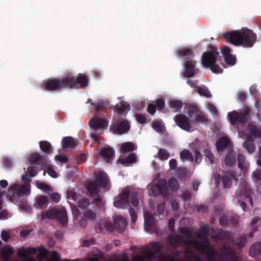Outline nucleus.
Instances as JSON below:
<instances>
[{
	"mask_svg": "<svg viewBox=\"0 0 261 261\" xmlns=\"http://www.w3.org/2000/svg\"><path fill=\"white\" fill-rule=\"evenodd\" d=\"M186 244L192 246L197 250L201 252L206 254L207 258L210 260H216V253L213 249H209L210 242L207 239L204 240L203 243L194 240H188L186 242Z\"/></svg>",
	"mask_w": 261,
	"mask_h": 261,
	"instance_id": "8",
	"label": "nucleus"
},
{
	"mask_svg": "<svg viewBox=\"0 0 261 261\" xmlns=\"http://www.w3.org/2000/svg\"><path fill=\"white\" fill-rule=\"evenodd\" d=\"M219 55L218 51L216 50H208L203 54L202 63L205 67H209L213 64L216 63L217 59Z\"/></svg>",
	"mask_w": 261,
	"mask_h": 261,
	"instance_id": "13",
	"label": "nucleus"
},
{
	"mask_svg": "<svg viewBox=\"0 0 261 261\" xmlns=\"http://www.w3.org/2000/svg\"><path fill=\"white\" fill-rule=\"evenodd\" d=\"M85 218L90 220H94L96 217V214L92 210H89L85 212L84 214Z\"/></svg>",
	"mask_w": 261,
	"mask_h": 261,
	"instance_id": "59",
	"label": "nucleus"
},
{
	"mask_svg": "<svg viewBox=\"0 0 261 261\" xmlns=\"http://www.w3.org/2000/svg\"><path fill=\"white\" fill-rule=\"evenodd\" d=\"M160 261H182L180 259H174L171 255L166 254L159 256Z\"/></svg>",
	"mask_w": 261,
	"mask_h": 261,
	"instance_id": "54",
	"label": "nucleus"
},
{
	"mask_svg": "<svg viewBox=\"0 0 261 261\" xmlns=\"http://www.w3.org/2000/svg\"><path fill=\"white\" fill-rule=\"evenodd\" d=\"M46 219H55L63 226L67 224L68 220L66 210L62 207L58 208L53 207L46 212L42 211L41 214V219L44 221Z\"/></svg>",
	"mask_w": 261,
	"mask_h": 261,
	"instance_id": "3",
	"label": "nucleus"
},
{
	"mask_svg": "<svg viewBox=\"0 0 261 261\" xmlns=\"http://www.w3.org/2000/svg\"><path fill=\"white\" fill-rule=\"evenodd\" d=\"M243 147L249 153H253L256 149L254 139L251 136H248L243 144Z\"/></svg>",
	"mask_w": 261,
	"mask_h": 261,
	"instance_id": "21",
	"label": "nucleus"
},
{
	"mask_svg": "<svg viewBox=\"0 0 261 261\" xmlns=\"http://www.w3.org/2000/svg\"><path fill=\"white\" fill-rule=\"evenodd\" d=\"M67 197L69 200H72L74 201L77 199L78 195L75 192L72 190H69L67 192Z\"/></svg>",
	"mask_w": 261,
	"mask_h": 261,
	"instance_id": "57",
	"label": "nucleus"
},
{
	"mask_svg": "<svg viewBox=\"0 0 261 261\" xmlns=\"http://www.w3.org/2000/svg\"><path fill=\"white\" fill-rule=\"evenodd\" d=\"M36 186L38 189L43 190L45 193H48L50 190L49 186L44 182L37 181Z\"/></svg>",
	"mask_w": 261,
	"mask_h": 261,
	"instance_id": "56",
	"label": "nucleus"
},
{
	"mask_svg": "<svg viewBox=\"0 0 261 261\" xmlns=\"http://www.w3.org/2000/svg\"><path fill=\"white\" fill-rule=\"evenodd\" d=\"M215 237L224 242L220 247L219 255L221 260L237 261L236 251L232 248L231 245H228L226 243H231L240 248H242L247 243V234H243L237 238L235 243L234 237L231 233L221 229L218 231Z\"/></svg>",
	"mask_w": 261,
	"mask_h": 261,
	"instance_id": "1",
	"label": "nucleus"
},
{
	"mask_svg": "<svg viewBox=\"0 0 261 261\" xmlns=\"http://www.w3.org/2000/svg\"><path fill=\"white\" fill-rule=\"evenodd\" d=\"M113 221L114 228L118 231L122 232L126 226L125 219L121 216H116L113 218Z\"/></svg>",
	"mask_w": 261,
	"mask_h": 261,
	"instance_id": "19",
	"label": "nucleus"
},
{
	"mask_svg": "<svg viewBox=\"0 0 261 261\" xmlns=\"http://www.w3.org/2000/svg\"><path fill=\"white\" fill-rule=\"evenodd\" d=\"M96 182L101 188H105L109 182L108 176L106 173L102 171L97 173L96 176Z\"/></svg>",
	"mask_w": 261,
	"mask_h": 261,
	"instance_id": "20",
	"label": "nucleus"
},
{
	"mask_svg": "<svg viewBox=\"0 0 261 261\" xmlns=\"http://www.w3.org/2000/svg\"><path fill=\"white\" fill-rule=\"evenodd\" d=\"M130 129V124L127 120H123L117 124L111 125L110 129L114 134L122 135L126 133Z\"/></svg>",
	"mask_w": 261,
	"mask_h": 261,
	"instance_id": "14",
	"label": "nucleus"
},
{
	"mask_svg": "<svg viewBox=\"0 0 261 261\" xmlns=\"http://www.w3.org/2000/svg\"><path fill=\"white\" fill-rule=\"evenodd\" d=\"M178 54L180 57H185L187 60L191 59V58L194 56V54L193 50L189 48H185L180 49L178 51Z\"/></svg>",
	"mask_w": 261,
	"mask_h": 261,
	"instance_id": "37",
	"label": "nucleus"
},
{
	"mask_svg": "<svg viewBox=\"0 0 261 261\" xmlns=\"http://www.w3.org/2000/svg\"><path fill=\"white\" fill-rule=\"evenodd\" d=\"M158 155L159 156L160 160L162 161L166 160L170 156L169 152L165 149L163 148H160L159 149Z\"/></svg>",
	"mask_w": 261,
	"mask_h": 261,
	"instance_id": "47",
	"label": "nucleus"
},
{
	"mask_svg": "<svg viewBox=\"0 0 261 261\" xmlns=\"http://www.w3.org/2000/svg\"><path fill=\"white\" fill-rule=\"evenodd\" d=\"M168 187H169L171 190L173 191H176L178 189V183L177 180L174 177L169 179L168 181Z\"/></svg>",
	"mask_w": 261,
	"mask_h": 261,
	"instance_id": "46",
	"label": "nucleus"
},
{
	"mask_svg": "<svg viewBox=\"0 0 261 261\" xmlns=\"http://www.w3.org/2000/svg\"><path fill=\"white\" fill-rule=\"evenodd\" d=\"M144 257L147 258L149 259H153L155 257V252L150 249H148L143 252Z\"/></svg>",
	"mask_w": 261,
	"mask_h": 261,
	"instance_id": "60",
	"label": "nucleus"
},
{
	"mask_svg": "<svg viewBox=\"0 0 261 261\" xmlns=\"http://www.w3.org/2000/svg\"><path fill=\"white\" fill-rule=\"evenodd\" d=\"M247 131L253 138L256 139L261 137V127L253 123H250L247 127Z\"/></svg>",
	"mask_w": 261,
	"mask_h": 261,
	"instance_id": "22",
	"label": "nucleus"
},
{
	"mask_svg": "<svg viewBox=\"0 0 261 261\" xmlns=\"http://www.w3.org/2000/svg\"><path fill=\"white\" fill-rule=\"evenodd\" d=\"M76 146L75 140L71 137H65L62 139V146L63 148L73 149Z\"/></svg>",
	"mask_w": 261,
	"mask_h": 261,
	"instance_id": "29",
	"label": "nucleus"
},
{
	"mask_svg": "<svg viewBox=\"0 0 261 261\" xmlns=\"http://www.w3.org/2000/svg\"><path fill=\"white\" fill-rule=\"evenodd\" d=\"M174 120L178 126L182 129L190 132L191 129V125L189 118L182 114H177Z\"/></svg>",
	"mask_w": 261,
	"mask_h": 261,
	"instance_id": "15",
	"label": "nucleus"
},
{
	"mask_svg": "<svg viewBox=\"0 0 261 261\" xmlns=\"http://www.w3.org/2000/svg\"><path fill=\"white\" fill-rule=\"evenodd\" d=\"M68 89H85L89 84V78L87 75L79 73L75 77L71 73L66 74Z\"/></svg>",
	"mask_w": 261,
	"mask_h": 261,
	"instance_id": "7",
	"label": "nucleus"
},
{
	"mask_svg": "<svg viewBox=\"0 0 261 261\" xmlns=\"http://www.w3.org/2000/svg\"><path fill=\"white\" fill-rule=\"evenodd\" d=\"M91 106L94 107L95 112L98 113L99 111L107 109L108 102L103 100H99L97 102H91Z\"/></svg>",
	"mask_w": 261,
	"mask_h": 261,
	"instance_id": "32",
	"label": "nucleus"
},
{
	"mask_svg": "<svg viewBox=\"0 0 261 261\" xmlns=\"http://www.w3.org/2000/svg\"><path fill=\"white\" fill-rule=\"evenodd\" d=\"M114 110L120 114H123L130 110V106L128 104L122 102L120 105H116Z\"/></svg>",
	"mask_w": 261,
	"mask_h": 261,
	"instance_id": "42",
	"label": "nucleus"
},
{
	"mask_svg": "<svg viewBox=\"0 0 261 261\" xmlns=\"http://www.w3.org/2000/svg\"><path fill=\"white\" fill-rule=\"evenodd\" d=\"M151 191L154 196L162 195L167 197L169 194V189L166 180L152 185Z\"/></svg>",
	"mask_w": 261,
	"mask_h": 261,
	"instance_id": "12",
	"label": "nucleus"
},
{
	"mask_svg": "<svg viewBox=\"0 0 261 261\" xmlns=\"http://www.w3.org/2000/svg\"><path fill=\"white\" fill-rule=\"evenodd\" d=\"M48 201V198L45 196H41L36 199V203L38 207L43 208Z\"/></svg>",
	"mask_w": 261,
	"mask_h": 261,
	"instance_id": "44",
	"label": "nucleus"
},
{
	"mask_svg": "<svg viewBox=\"0 0 261 261\" xmlns=\"http://www.w3.org/2000/svg\"><path fill=\"white\" fill-rule=\"evenodd\" d=\"M27 170L29 175L32 177L35 176L37 174L36 166L31 165L28 168Z\"/></svg>",
	"mask_w": 261,
	"mask_h": 261,
	"instance_id": "58",
	"label": "nucleus"
},
{
	"mask_svg": "<svg viewBox=\"0 0 261 261\" xmlns=\"http://www.w3.org/2000/svg\"><path fill=\"white\" fill-rule=\"evenodd\" d=\"M224 60L227 64L229 66H233L236 64L237 59L234 55L231 54L230 55L224 58Z\"/></svg>",
	"mask_w": 261,
	"mask_h": 261,
	"instance_id": "52",
	"label": "nucleus"
},
{
	"mask_svg": "<svg viewBox=\"0 0 261 261\" xmlns=\"http://www.w3.org/2000/svg\"><path fill=\"white\" fill-rule=\"evenodd\" d=\"M251 110L246 107L243 110L237 112L233 111L228 114V117L230 123L233 125L244 124L251 119Z\"/></svg>",
	"mask_w": 261,
	"mask_h": 261,
	"instance_id": "6",
	"label": "nucleus"
},
{
	"mask_svg": "<svg viewBox=\"0 0 261 261\" xmlns=\"http://www.w3.org/2000/svg\"><path fill=\"white\" fill-rule=\"evenodd\" d=\"M40 149L46 154L53 153V148L51 144L47 141H41L39 142Z\"/></svg>",
	"mask_w": 261,
	"mask_h": 261,
	"instance_id": "35",
	"label": "nucleus"
},
{
	"mask_svg": "<svg viewBox=\"0 0 261 261\" xmlns=\"http://www.w3.org/2000/svg\"><path fill=\"white\" fill-rule=\"evenodd\" d=\"M37 250L39 251L38 257L40 256L42 257H46L48 255V251L43 246L37 248Z\"/></svg>",
	"mask_w": 261,
	"mask_h": 261,
	"instance_id": "63",
	"label": "nucleus"
},
{
	"mask_svg": "<svg viewBox=\"0 0 261 261\" xmlns=\"http://www.w3.org/2000/svg\"><path fill=\"white\" fill-rule=\"evenodd\" d=\"M136 161V156L135 153H131L125 158L122 159H119L118 161L123 165L126 164H131L135 162Z\"/></svg>",
	"mask_w": 261,
	"mask_h": 261,
	"instance_id": "39",
	"label": "nucleus"
},
{
	"mask_svg": "<svg viewBox=\"0 0 261 261\" xmlns=\"http://www.w3.org/2000/svg\"><path fill=\"white\" fill-rule=\"evenodd\" d=\"M180 158L182 161L188 160L193 162L194 160L192 153L189 150L181 151L180 153Z\"/></svg>",
	"mask_w": 261,
	"mask_h": 261,
	"instance_id": "43",
	"label": "nucleus"
},
{
	"mask_svg": "<svg viewBox=\"0 0 261 261\" xmlns=\"http://www.w3.org/2000/svg\"><path fill=\"white\" fill-rule=\"evenodd\" d=\"M136 120L141 124H144L146 122V118L145 115L141 114H137L136 115Z\"/></svg>",
	"mask_w": 261,
	"mask_h": 261,
	"instance_id": "64",
	"label": "nucleus"
},
{
	"mask_svg": "<svg viewBox=\"0 0 261 261\" xmlns=\"http://www.w3.org/2000/svg\"><path fill=\"white\" fill-rule=\"evenodd\" d=\"M163 244L159 242H155L151 245V249L155 252V253H159L161 252L163 249Z\"/></svg>",
	"mask_w": 261,
	"mask_h": 261,
	"instance_id": "50",
	"label": "nucleus"
},
{
	"mask_svg": "<svg viewBox=\"0 0 261 261\" xmlns=\"http://www.w3.org/2000/svg\"><path fill=\"white\" fill-rule=\"evenodd\" d=\"M30 160L31 162L38 163L41 165H45L47 163V160L44 156L41 155L38 153H34L30 156Z\"/></svg>",
	"mask_w": 261,
	"mask_h": 261,
	"instance_id": "28",
	"label": "nucleus"
},
{
	"mask_svg": "<svg viewBox=\"0 0 261 261\" xmlns=\"http://www.w3.org/2000/svg\"><path fill=\"white\" fill-rule=\"evenodd\" d=\"M235 176L230 173H226L222 175V184L224 188H230L232 184V179L234 178Z\"/></svg>",
	"mask_w": 261,
	"mask_h": 261,
	"instance_id": "30",
	"label": "nucleus"
},
{
	"mask_svg": "<svg viewBox=\"0 0 261 261\" xmlns=\"http://www.w3.org/2000/svg\"><path fill=\"white\" fill-rule=\"evenodd\" d=\"M253 180L257 185L261 184V170H256L252 173Z\"/></svg>",
	"mask_w": 261,
	"mask_h": 261,
	"instance_id": "49",
	"label": "nucleus"
},
{
	"mask_svg": "<svg viewBox=\"0 0 261 261\" xmlns=\"http://www.w3.org/2000/svg\"><path fill=\"white\" fill-rule=\"evenodd\" d=\"M182 238L178 234H170L167 238V241L171 246L174 248L180 246Z\"/></svg>",
	"mask_w": 261,
	"mask_h": 261,
	"instance_id": "23",
	"label": "nucleus"
},
{
	"mask_svg": "<svg viewBox=\"0 0 261 261\" xmlns=\"http://www.w3.org/2000/svg\"><path fill=\"white\" fill-rule=\"evenodd\" d=\"M129 193L125 191L118 195L117 199L114 202V205L117 208H126L129 205Z\"/></svg>",
	"mask_w": 261,
	"mask_h": 261,
	"instance_id": "16",
	"label": "nucleus"
},
{
	"mask_svg": "<svg viewBox=\"0 0 261 261\" xmlns=\"http://www.w3.org/2000/svg\"><path fill=\"white\" fill-rule=\"evenodd\" d=\"M152 128L158 133H162L164 131V127L161 122L155 121L152 123Z\"/></svg>",
	"mask_w": 261,
	"mask_h": 261,
	"instance_id": "51",
	"label": "nucleus"
},
{
	"mask_svg": "<svg viewBox=\"0 0 261 261\" xmlns=\"http://www.w3.org/2000/svg\"><path fill=\"white\" fill-rule=\"evenodd\" d=\"M231 49L228 46H223L221 47V52L223 55L224 59L226 57H227V56L230 55L231 54Z\"/></svg>",
	"mask_w": 261,
	"mask_h": 261,
	"instance_id": "62",
	"label": "nucleus"
},
{
	"mask_svg": "<svg viewBox=\"0 0 261 261\" xmlns=\"http://www.w3.org/2000/svg\"><path fill=\"white\" fill-rule=\"evenodd\" d=\"M135 146L130 142L123 143L121 146V151L123 153L130 152L135 150Z\"/></svg>",
	"mask_w": 261,
	"mask_h": 261,
	"instance_id": "38",
	"label": "nucleus"
},
{
	"mask_svg": "<svg viewBox=\"0 0 261 261\" xmlns=\"http://www.w3.org/2000/svg\"><path fill=\"white\" fill-rule=\"evenodd\" d=\"M130 197V202L134 207H137L139 204V196L138 193L133 192L129 194Z\"/></svg>",
	"mask_w": 261,
	"mask_h": 261,
	"instance_id": "48",
	"label": "nucleus"
},
{
	"mask_svg": "<svg viewBox=\"0 0 261 261\" xmlns=\"http://www.w3.org/2000/svg\"><path fill=\"white\" fill-rule=\"evenodd\" d=\"M156 108L158 110H163L165 107V101L162 98H159L156 100Z\"/></svg>",
	"mask_w": 261,
	"mask_h": 261,
	"instance_id": "61",
	"label": "nucleus"
},
{
	"mask_svg": "<svg viewBox=\"0 0 261 261\" xmlns=\"http://www.w3.org/2000/svg\"><path fill=\"white\" fill-rule=\"evenodd\" d=\"M115 154L114 150L111 147H105L100 151V155L101 157L107 160V162L112 160Z\"/></svg>",
	"mask_w": 261,
	"mask_h": 261,
	"instance_id": "26",
	"label": "nucleus"
},
{
	"mask_svg": "<svg viewBox=\"0 0 261 261\" xmlns=\"http://www.w3.org/2000/svg\"><path fill=\"white\" fill-rule=\"evenodd\" d=\"M237 159L238 167L241 170H245L248 166V163L246 162V157L243 154L239 153Z\"/></svg>",
	"mask_w": 261,
	"mask_h": 261,
	"instance_id": "36",
	"label": "nucleus"
},
{
	"mask_svg": "<svg viewBox=\"0 0 261 261\" xmlns=\"http://www.w3.org/2000/svg\"><path fill=\"white\" fill-rule=\"evenodd\" d=\"M197 92L201 96H204L206 98H210L212 96L208 89L205 87H199L197 89Z\"/></svg>",
	"mask_w": 261,
	"mask_h": 261,
	"instance_id": "45",
	"label": "nucleus"
},
{
	"mask_svg": "<svg viewBox=\"0 0 261 261\" xmlns=\"http://www.w3.org/2000/svg\"><path fill=\"white\" fill-rule=\"evenodd\" d=\"M195 65V61L192 59L187 60L184 64V72L182 73L183 76L187 78H190L196 75L199 72V69Z\"/></svg>",
	"mask_w": 261,
	"mask_h": 261,
	"instance_id": "11",
	"label": "nucleus"
},
{
	"mask_svg": "<svg viewBox=\"0 0 261 261\" xmlns=\"http://www.w3.org/2000/svg\"><path fill=\"white\" fill-rule=\"evenodd\" d=\"M37 252V249L34 247H29L27 250L22 248L18 251L19 256L21 257L27 258L28 255H34Z\"/></svg>",
	"mask_w": 261,
	"mask_h": 261,
	"instance_id": "33",
	"label": "nucleus"
},
{
	"mask_svg": "<svg viewBox=\"0 0 261 261\" xmlns=\"http://www.w3.org/2000/svg\"><path fill=\"white\" fill-rule=\"evenodd\" d=\"M66 74L58 78L48 79L42 84L43 88L48 91H59L68 88Z\"/></svg>",
	"mask_w": 261,
	"mask_h": 261,
	"instance_id": "4",
	"label": "nucleus"
},
{
	"mask_svg": "<svg viewBox=\"0 0 261 261\" xmlns=\"http://www.w3.org/2000/svg\"><path fill=\"white\" fill-rule=\"evenodd\" d=\"M9 193V199L11 201L17 199L21 196L29 195L31 193L30 184L25 183L24 184H20L15 183L11 185L8 189Z\"/></svg>",
	"mask_w": 261,
	"mask_h": 261,
	"instance_id": "5",
	"label": "nucleus"
},
{
	"mask_svg": "<svg viewBox=\"0 0 261 261\" xmlns=\"http://www.w3.org/2000/svg\"><path fill=\"white\" fill-rule=\"evenodd\" d=\"M188 114L189 117L192 119L193 123H203L207 121L206 115L203 112L199 111L198 108L196 106H189Z\"/></svg>",
	"mask_w": 261,
	"mask_h": 261,
	"instance_id": "10",
	"label": "nucleus"
},
{
	"mask_svg": "<svg viewBox=\"0 0 261 261\" xmlns=\"http://www.w3.org/2000/svg\"><path fill=\"white\" fill-rule=\"evenodd\" d=\"M229 143V140L225 137L220 138L216 143V147L218 151H223Z\"/></svg>",
	"mask_w": 261,
	"mask_h": 261,
	"instance_id": "31",
	"label": "nucleus"
},
{
	"mask_svg": "<svg viewBox=\"0 0 261 261\" xmlns=\"http://www.w3.org/2000/svg\"><path fill=\"white\" fill-rule=\"evenodd\" d=\"M169 106L175 111L179 112L183 106V103L180 100H173L170 101Z\"/></svg>",
	"mask_w": 261,
	"mask_h": 261,
	"instance_id": "41",
	"label": "nucleus"
},
{
	"mask_svg": "<svg viewBox=\"0 0 261 261\" xmlns=\"http://www.w3.org/2000/svg\"><path fill=\"white\" fill-rule=\"evenodd\" d=\"M144 228L146 231H150L153 227L155 223L154 216L149 212H145L144 213Z\"/></svg>",
	"mask_w": 261,
	"mask_h": 261,
	"instance_id": "18",
	"label": "nucleus"
},
{
	"mask_svg": "<svg viewBox=\"0 0 261 261\" xmlns=\"http://www.w3.org/2000/svg\"><path fill=\"white\" fill-rule=\"evenodd\" d=\"M236 153L233 150H230L227 153L224 162L226 165L229 167H232L236 163Z\"/></svg>",
	"mask_w": 261,
	"mask_h": 261,
	"instance_id": "24",
	"label": "nucleus"
},
{
	"mask_svg": "<svg viewBox=\"0 0 261 261\" xmlns=\"http://www.w3.org/2000/svg\"><path fill=\"white\" fill-rule=\"evenodd\" d=\"M90 201L88 198H83L79 201V206L82 209L87 208L90 205Z\"/></svg>",
	"mask_w": 261,
	"mask_h": 261,
	"instance_id": "53",
	"label": "nucleus"
},
{
	"mask_svg": "<svg viewBox=\"0 0 261 261\" xmlns=\"http://www.w3.org/2000/svg\"><path fill=\"white\" fill-rule=\"evenodd\" d=\"M210 67L211 71L215 73H221L223 71V69L221 68L218 64H216V63L213 64Z\"/></svg>",
	"mask_w": 261,
	"mask_h": 261,
	"instance_id": "55",
	"label": "nucleus"
},
{
	"mask_svg": "<svg viewBox=\"0 0 261 261\" xmlns=\"http://www.w3.org/2000/svg\"><path fill=\"white\" fill-rule=\"evenodd\" d=\"M98 226L99 231H102L103 229L108 231H113L114 230V224L109 220H100Z\"/></svg>",
	"mask_w": 261,
	"mask_h": 261,
	"instance_id": "27",
	"label": "nucleus"
},
{
	"mask_svg": "<svg viewBox=\"0 0 261 261\" xmlns=\"http://www.w3.org/2000/svg\"><path fill=\"white\" fill-rule=\"evenodd\" d=\"M249 254L252 257L261 254V242L256 243L251 247Z\"/></svg>",
	"mask_w": 261,
	"mask_h": 261,
	"instance_id": "34",
	"label": "nucleus"
},
{
	"mask_svg": "<svg viewBox=\"0 0 261 261\" xmlns=\"http://www.w3.org/2000/svg\"><path fill=\"white\" fill-rule=\"evenodd\" d=\"M222 36L226 42L236 46H242L245 48L252 47L257 40L256 35L248 29L227 32Z\"/></svg>",
	"mask_w": 261,
	"mask_h": 261,
	"instance_id": "2",
	"label": "nucleus"
},
{
	"mask_svg": "<svg viewBox=\"0 0 261 261\" xmlns=\"http://www.w3.org/2000/svg\"><path fill=\"white\" fill-rule=\"evenodd\" d=\"M100 186L96 181H91L86 185V188L91 195L97 196L100 191Z\"/></svg>",
	"mask_w": 261,
	"mask_h": 261,
	"instance_id": "25",
	"label": "nucleus"
},
{
	"mask_svg": "<svg viewBox=\"0 0 261 261\" xmlns=\"http://www.w3.org/2000/svg\"><path fill=\"white\" fill-rule=\"evenodd\" d=\"M210 233L209 229L205 226H202L197 233L196 237L199 239L207 238Z\"/></svg>",
	"mask_w": 261,
	"mask_h": 261,
	"instance_id": "40",
	"label": "nucleus"
},
{
	"mask_svg": "<svg viewBox=\"0 0 261 261\" xmlns=\"http://www.w3.org/2000/svg\"><path fill=\"white\" fill-rule=\"evenodd\" d=\"M251 195L252 191L248 184L243 181L241 183L240 189L236 193V197L239 202L248 199L251 206L253 207V202Z\"/></svg>",
	"mask_w": 261,
	"mask_h": 261,
	"instance_id": "9",
	"label": "nucleus"
},
{
	"mask_svg": "<svg viewBox=\"0 0 261 261\" xmlns=\"http://www.w3.org/2000/svg\"><path fill=\"white\" fill-rule=\"evenodd\" d=\"M89 123L90 126L95 130L106 128L108 125V121L107 120L100 117H97L91 119Z\"/></svg>",
	"mask_w": 261,
	"mask_h": 261,
	"instance_id": "17",
	"label": "nucleus"
}]
</instances>
